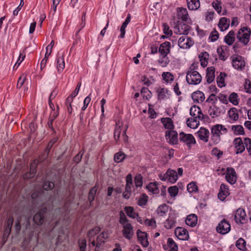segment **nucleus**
<instances>
[{
    "label": "nucleus",
    "mask_w": 251,
    "mask_h": 251,
    "mask_svg": "<svg viewBox=\"0 0 251 251\" xmlns=\"http://www.w3.org/2000/svg\"><path fill=\"white\" fill-rule=\"evenodd\" d=\"M100 231V227L97 226L90 230L88 233L89 241L93 247H96V251L97 248H99L106 242L109 234L107 230H104L95 238V236L99 233Z\"/></svg>",
    "instance_id": "obj_1"
},
{
    "label": "nucleus",
    "mask_w": 251,
    "mask_h": 251,
    "mask_svg": "<svg viewBox=\"0 0 251 251\" xmlns=\"http://www.w3.org/2000/svg\"><path fill=\"white\" fill-rule=\"evenodd\" d=\"M119 222L123 226V236L127 239H130L134 234L133 227L122 211L119 213Z\"/></svg>",
    "instance_id": "obj_2"
},
{
    "label": "nucleus",
    "mask_w": 251,
    "mask_h": 251,
    "mask_svg": "<svg viewBox=\"0 0 251 251\" xmlns=\"http://www.w3.org/2000/svg\"><path fill=\"white\" fill-rule=\"evenodd\" d=\"M251 34V29L247 26L241 28L237 34V38L238 40L246 45L250 41V37Z\"/></svg>",
    "instance_id": "obj_3"
},
{
    "label": "nucleus",
    "mask_w": 251,
    "mask_h": 251,
    "mask_svg": "<svg viewBox=\"0 0 251 251\" xmlns=\"http://www.w3.org/2000/svg\"><path fill=\"white\" fill-rule=\"evenodd\" d=\"M226 109L223 105H217L216 104H212L209 107L208 113L212 118L219 117L225 113Z\"/></svg>",
    "instance_id": "obj_4"
},
{
    "label": "nucleus",
    "mask_w": 251,
    "mask_h": 251,
    "mask_svg": "<svg viewBox=\"0 0 251 251\" xmlns=\"http://www.w3.org/2000/svg\"><path fill=\"white\" fill-rule=\"evenodd\" d=\"M159 177L162 180H168L171 183H175L178 179V175L176 171L168 169L163 176L160 175Z\"/></svg>",
    "instance_id": "obj_5"
},
{
    "label": "nucleus",
    "mask_w": 251,
    "mask_h": 251,
    "mask_svg": "<svg viewBox=\"0 0 251 251\" xmlns=\"http://www.w3.org/2000/svg\"><path fill=\"white\" fill-rule=\"evenodd\" d=\"M190 29V26L188 25L178 21L174 27V32L177 34L186 35L188 33Z\"/></svg>",
    "instance_id": "obj_6"
},
{
    "label": "nucleus",
    "mask_w": 251,
    "mask_h": 251,
    "mask_svg": "<svg viewBox=\"0 0 251 251\" xmlns=\"http://www.w3.org/2000/svg\"><path fill=\"white\" fill-rule=\"evenodd\" d=\"M180 141L185 143L188 147L196 144V140L192 134H186L183 132L179 133Z\"/></svg>",
    "instance_id": "obj_7"
},
{
    "label": "nucleus",
    "mask_w": 251,
    "mask_h": 251,
    "mask_svg": "<svg viewBox=\"0 0 251 251\" xmlns=\"http://www.w3.org/2000/svg\"><path fill=\"white\" fill-rule=\"evenodd\" d=\"M193 44L192 38L185 36L180 37L178 41V46L183 49H189Z\"/></svg>",
    "instance_id": "obj_8"
},
{
    "label": "nucleus",
    "mask_w": 251,
    "mask_h": 251,
    "mask_svg": "<svg viewBox=\"0 0 251 251\" xmlns=\"http://www.w3.org/2000/svg\"><path fill=\"white\" fill-rule=\"evenodd\" d=\"M216 229L218 232L225 234L230 231V225L226 220L224 219L220 222Z\"/></svg>",
    "instance_id": "obj_9"
},
{
    "label": "nucleus",
    "mask_w": 251,
    "mask_h": 251,
    "mask_svg": "<svg viewBox=\"0 0 251 251\" xmlns=\"http://www.w3.org/2000/svg\"><path fill=\"white\" fill-rule=\"evenodd\" d=\"M233 145L236 150V154L241 153L245 151L244 140L243 141L241 138H235L233 141Z\"/></svg>",
    "instance_id": "obj_10"
},
{
    "label": "nucleus",
    "mask_w": 251,
    "mask_h": 251,
    "mask_svg": "<svg viewBox=\"0 0 251 251\" xmlns=\"http://www.w3.org/2000/svg\"><path fill=\"white\" fill-rule=\"evenodd\" d=\"M175 233L176 236L180 240H187L189 237L188 231L181 227H176L175 229Z\"/></svg>",
    "instance_id": "obj_11"
},
{
    "label": "nucleus",
    "mask_w": 251,
    "mask_h": 251,
    "mask_svg": "<svg viewBox=\"0 0 251 251\" xmlns=\"http://www.w3.org/2000/svg\"><path fill=\"white\" fill-rule=\"evenodd\" d=\"M234 219L237 224H243L246 220L245 211L242 208L238 209L235 212Z\"/></svg>",
    "instance_id": "obj_12"
},
{
    "label": "nucleus",
    "mask_w": 251,
    "mask_h": 251,
    "mask_svg": "<svg viewBox=\"0 0 251 251\" xmlns=\"http://www.w3.org/2000/svg\"><path fill=\"white\" fill-rule=\"evenodd\" d=\"M46 211L47 208L43 207L34 215L33 221L37 225H41L43 223Z\"/></svg>",
    "instance_id": "obj_13"
},
{
    "label": "nucleus",
    "mask_w": 251,
    "mask_h": 251,
    "mask_svg": "<svg viewBox=\"0 0 251 251\" xmlns=\"http://www.w3.org/2000/svg\"><path fill=\"white\" fill-rule=\"evenodd\" d=\"M38 162V160H33L30 166V171L28 173L25 174L23 176V177L24 179H28L30 178H32L34 176L36 172V167L37 166V164Z\"/></svg>",
    "instance_id": "obj_14"
},
{
    "label": "nucleus",
    "mask_w": 251,
    "mask_h": 251,
    "mask_svg": "<svg viewBox=\"0 0 251 251\" xmlns=\"http://www.w3.org/2000/svg\"><path fill=\"white\" fill-rule=\"evenodd\" d=\"M177 133L173 129L171 130H167L165 133V136L167 140H169V142L172 144H176L177 143Z\"/></svg>",
    "instance_id": "obj_15"
},
{
    "label": "nucleus",
    "mask_w": 251,
    "mask_h": 251,
    "mask_svg": "<svg viewBox=\"0 0 251 251\" xmlns=\"http://www.w3.org/2000/svg\"><path fill=\"white\" fill-rule=\"evenodd\" d=\"M171 43L169 42H165L162 43L159 48L158 51L161 55L166 57L170 51Z\"/></svg>",
    "instance_id": "obj_16"
},
{
    "label": "nucleus",
    "mask_w": 251,
    "mask_h": 251,
    "mask_svg": "<svg viewBox=\"0 0 251 251\" xmlns=\"http://www.w3.org/2000/svg\"><path fill=\"white\" fill-rule=\"evenodd\" d=\"M226 178L229 183L234 184L236 181V175L235 170L233 169L227 168Z\"/></svg>",
    "instance_id": "obj_17"
},
{
    "label": "nucleus",
    "mask_w": 251,
    "mask_h": 251,
    "mask_svg": "<svg viewBox=\"0 0 251 251\" xmlns=\"http://www.w3.org/2000/svg\"><path fill=\"white\" fill-rule=\"evenodd\" d=\"M190 114L193 118L203 119L204 115L201 112L200 108L196 105H194L190 108Z\"/></svg>",
    "instance_id": "obj_18"
},
{
    "label": "nucleus",
    "mask_w": 251,
    "mask_h": 251,
    "mask_svg": "<svg viewBox=\"0 0 251 251\" xmlns=\"http://www.w3.org/2000/svg\"><path fill=\"white\" fill-rule=\"evenodd\" d=\"M137 235L138 240L144 247H147L149 245V242L147 239V234L146 232H142L138 229L137 231Z\"/></svg>",
    "instance_id": "obj_19"
},
{
    "label": "nucleus",
    "mask_w": 251,
    "mask_h": 251,
    "mask_svg": "<svg viewBox=\"0 0 251 251\" xmlns=\"http://www.w3.org/2000/svg\"><path fill=\"white\" fill-rule=\"evenodd\" d=\"M177 17L178 19H181L184 22L187 21L189 18L186 8L183 7H178L176 9Z\"/></svg>",
    "instance_id": "obj_20"
},
{
    "label": "nucleus",
    "mask_w": 251,
    "mask_h": 251,
    "mask_svg": "<svg viewBox=\"0 0 251 251\" xmlns=\"http://www.w3.org/2000/svg\"><path fill=\"white\" fill-rule=\"evenodd\" d=\"M232 66L236 69H241L245 66V61L241 56L233 58Z\"/></svg>",
    "instance_id": "obj_21"
},
{
    "label": "nucleus",
    "mask_w": 251,
    "mask_h": 251,
    "mask_svg": "<svg viewBox=\"0 0 251 251\" xmlns=\"http://www.w3.org/2000/svg\"><path fill=\"white\" fill-rule=\"evenodd\" d=\"M228 47L226 46H223L217 48V51L221 60L225 61L227 58Z\"/></svg>",
    "instance_id": "obj_22"
},
{
    "label": "nucleus",
    "mask_w": 251,
    "mask_h": 251,
    "mask_svg": "<svg viewBox=\"0 0 251 251\" xmlns=\"http://www.w3.org/2000/svg\"><path fill=\"white\" fill-rule=\"evenodd\" d=\"M228 189L226 185L222 184L220 186V191L218 193V198L221 201H224L229 195Z\"/></svg>",
    "instance_id": "obj_23"
},
{
    "label": "nucleus",
    "mask_w": 251,
    "mask_h": 251,
    "mask_svg": "<svg viewBox=\"0 0 251 251\" xmlns=\"http://www.w3.org/2000/svg\"><path fill=\"white\" fill-rule=\"evenodd\" d=\"M200 139L205 142H207L209 135V130L205 128L201 127L197 132Z\"/></svg>",
    "instance_id": "obj_24"
},
{
    "label": "nucleus",
    "mask_w": 251,
    "mask_h": 251,
    "mask_svg": "<svg viewBox=\"0 0 251 251\" xmlns=\"http://www.w3.org/2000/svg\"><path fill=\"white\" fill-rule=\"evenodd\" d=\"M192 99L195 102L199 103L200 102H202L204 100L205 97L202 92L197 91L192 93Z\"/></svg>",
    "instance_id": "obj_25"
},
{
    "label": "nucleus",
    "mask_w": 251,
    "mask_h": 251,
    "mask_svg": "<svg viewBox=\"0 0 251 251\" xmlns=\"http://www.w3.org/2000/svg\"><path fill=\"white\" fill-rule=\"evenodd\" d=\"M202 120L197 118H190L187 119L186 124L189 127L195 129L198 127L200 125V121Z\"/></svg>",
    "instance_id": "obj_26"
},
{
    "label": "nucleus",
    "mask_w": 251,
    "mask_h": 251,
    "mask_svg": "<svg viewBox=\"0 0 251 251\" xmlns=\"http://www.w3.org/2000/svg\"><path fill=\"white\" fill-rule=\"evenodd\" d=\"M229 23L230 20L228 19L226 17H223L220 20L218 26L221 31H224L228 28L229 25Z\"/></svg>",
    "instance_id": "obj_27"
},
{
    "label": "nucleus",
    "mask_w": 251,
    "mask_h": 251,
    "mask_svg": "<svg viewBox=\"0 0 251 251\" xmlns=\"http://www.w3.org/2000/svg\"><path fill=\"white\" fill-rule=\"evenodd\" d=\"M197 221V216L194 214H192L187 217L185 223L188 226L193 227L196 225Z\"/></svg>",
    "instance_id": "obj_28"
},
{
    "label": "nucleus",
    "mask_w": 251,
    "mask_h": 251,
    "mask_svg": "<svg viewBox=\"0 0 251 251\" xmlns=\"http://www.w3.org/2000/svg\"><path fill=\"white\" fill-rule=\"evenodd\" d=\"M187 3L190 10H197L200 6V0H187Z\"/></svg>",
    "instance_id": "obj_29"
},
{
    "label": "nucleus",
    "mask_w": 251,
    "mask_h": 251,
    "mask_svg": "<svg viewBox=\"0 0 251 251\" xmlns=\"http://www.w3.org/2000/svg\"><path fill=\"white\" fill-rule=\"evenodd\" d=\"M161 122L164 127L168 129V130L174 129V126L172 120L170 118H164L161 119Z\"/></svg>",
    "instance_id": "obj_30"
},
{
    "label": "nucleus",
    "mask_w": 251,
    "mask_h": 251,
    "mask_svg": "<svg viewBox=\"0 0 251 251\" xmlns=\"http://www.w3.org/2000/svg\"><path fill=\"white\" fill-rule=\"evenodd\" d=\"M199 57L201 65L203 67L207 66L209 58V54L207 52H202L199 54Z\"/></svg>",
    "instance_id": "obj_31"
},
{
    "label": "nucleus",
    "mask_w": 251,
    "mask_h": 251,
    "mask_svg": "<svg viewBox=\"0 0 251 251\" xmlns=\"http://www.w3.org/2000/svg\"><path fill=\"white\" fill-rule=\"evenodd\" d=\"M130 15L128 14L127 17L126 18L125 21L123 23L121 28H120V31H121V34L120 35V37L121 38H123L125 37L126 30L125 29L127 25L129 24V23L130 21Z\"/></svg>",
    "instance_id": "obj_32"
},
{
    "label": "nucleus",
    "mask_w": 251,
    "mask_h": 251,
    "mask_svg": "<svg viewBox=\"0 0 251 251\" xmlns=\"http://www.w3.org/2000/svg\"><path fill=\"white\" fill-rule=\"evenodd\" d=\"M235 32L233 30L230 31L225 36V42L228 45H231L235 41Z\"/></svg>",
    "instance_id": "obj_33"
},
{
    "label": "nucleus",
    "mask_w": 251,
    "mask_h": 251,
    "mask_svg": "<svg viewBox=\"0 0 251 251\" xmlns=\"http://www.w3.org/2000/svg\"><path fill=\"white\" fill-rule=\"evenodd\" d=\"M231 130L236 135H244L245 132L243 127L241 125H233L231 126Z\"/></svg>",
    "instance_id": "obj_34"
},
{
    "label": "nucleus",
    "mask_w": 251,
    "mask_h": 251,
    "mask_svg": "<svg viewBox=\"0 0 251 251\" xmlns=\"http://www.w3.org/2000/svg\"><path fill=\"white\" fill-rule=\"evenodd\" d=\"M228 115L229 118L234 121H236L239 118L237 110L235 107L231 108L228 110Z\"/></svg>",
    "instance_id": "obj_35"
},
{
    "label": "nucleus",
    "mask_w": 251,
    "mask_h": 251,
    "mask_svg": "<svg viewBox=\"0 0 251 251\" xmlns=\"http://www.w3.org/2000/svg\"><path fill=\"white\" fill-rule=\"evenodd\" d=\"M125 211L127 215L132 219H135L138 217V214L134 211L133 207L131 206H126Z\"/></svg>",
    "instance_id": "obj_36"
},
{
    "label": "nucleus",
    "mask_w": 251,
    "mask_h": 251,
    "mask_svg": "<svg viewBox=\"0 0 251 251\" xmlns=\"http://www.w3.org/2000/svg\"><path fill=\"white\" fill-rule=\"evenodd\" d=\"M97 190L98 187L97 185H96L94 187L92 188L89 191L88 194V201H89L90 205H92V202L95 199V197L97 191Z\"/></svg>",
    "instance_id": "obj_37"
},
{
    "label": "nucleus",
    "mask_w": 251,
    "mask_h": 251,
    "mask_svg": "<svg viewBox=\"0 0 251 251\" xmlns=\"http://www.w3.org/2000/svg\"><path fill=\"white\" fill-rule=\"evenodd\" d=\"M116 127L114 130V137L115 140H119L121 132V126H122V123H121L119 121L117 122L116 124Z\"/></svg>",
    "instance_id": "obj_38"
},
{
    "label": "nucleus",
    "mask_w": 251,
    "mask_h": 251,
    "mask_svg": "<svg viewBox=\"0 0 251 251\" xmlns=\"http://www.w3.org/2000/svg\"><path fill=\"white\" fill-rule=\"evenodd\" d=\"M168 90L162 88H158L156 90L158 94V98L159 100H163L167 98Z\"/></svg>",
    "instance_id": "obj_39"
},
{
    "label": "nucleus",
    "mask_w": 251,
    "mask_h": 251,
    "mask_svg": "<svg viewBox=\"0 0 251 251\" xmlns=\"http://www.w3.org/2000/svg\"><path fill=\"white\" fill-rule=\"evenodd\" d=\"M157 185L158 184L156 182L150 183L147 185V188L149 191L151 192L152 193L158 194L159 191Z\"/></svg>",
    "instance_id": "obj_40"
},
{
    "label": "nucleus",
    "mask_w": 251,
    "mask_h": 251,
    "mask_svg": "<svg viewBox=\"0 0 251 251\" xmlns=\"http://www.w3.org/2000/svg\"><path fill=\"white\" fill-rule=\"evenodd\" d=\"M65 67L64 59L63 56L59 57L57 60V68L58 72H61Z\"/></svg>",
    "instance_id": "obj_41"
},
{
    "label": "nucleus",
    "mask_w": 251,
    "mask_h": 251,
    "mask_svg": "<svg viewBox=\"0 0 251 251\" xmlns=\"http://www.w3.org/2000/svg\"><path fill=\"white\" fill-rule=\"evenodd\" d=\"M195 77V78H200L201 77V75L195 70H189L187 72L186 78H189L192 77Z\"/></svg>",
    "instance_id": "obj_42"
},
{
    "label": "nucleus",
    "mask_w": 251,
    "mask_h": 251,
    "mask_svg": "<svg viewBox=\"0 0 251 251\" xmlns=\"http://www.w3.org/2000/svg\"><path fill=\"white\" fill-rule=\"evenodd\" d=\"M168 211V206L166 204H162L159 206L157 209V212L160 216H163Z\"/></svg>",
    "instance_id": "obj_43"
},
{
    "label": "nucleus",
    "mask_w": 251,
    "mask_h": 251,
    "mask_svg": "<svg viewBox=\"0 0 251 251\" xmlns=\"http://www.w3.org/2000/svg\"><path fill=\"white\" fill-rule=\"evenodd\" d=\"M126 155L122 151H119L114 155V161L116 162L120 163L124 161Z\"/></svg>",
    "instance_id": "obj_44"
},
{
    "label": "nucleus",
    "mask_w": 251,
    "mask_h": 251,
    "mask_svg": "<svg viewBox=\"0 0 251 251\" xmlns=\"http://www.w3.org/2000/svg\"><path fill=\"white\" fill-rule=\"evenodd\" d=\"M132 186V176L131 174H128L126 177V186L125 190L131 192Z\"/></svg>",
    "instance_id": "obj_45"
},
{
    "label": "nucleus",
    "mask_w": 251,
    "mask_h": 251,
    "mask_svg": "<svg viewBox=\"0 0 251 251\" xmlns=\"http://www.w3.org/2000/svg\"><path fill=\"white\" fill-rule=\"evenodd\" d=\"M236 246L239 250L245 251L246 249V242L244 239L240 238L236 241Z\"/></svg>",
    "instance_id": "obj_46"
},
{
    "label": "nucleus",
    "mask_w": 251,
    "mask_h": 251,
    "mask_svg": "<svg viewBox=\"0 0 251 251\" xmlns=\"http://www.w3.org/2000/svg\"><path fill=\"white\" fill-rule=\"evenodd\" d=\"M229 101L234 105H237L239 103V99L237 94L233 92L229 96Z\"/></svg>",
    "instance_id": "obj_47"
},
{
    "label": "nucleus",
    "mask_w": 251,
    "mask_h": 251,
    "mask_svg": "<svg viewBox=\"0 0 251 251\" xmlns=\"http://www.w3.org/2000/svg\"><path fill=\"white\" fill-rule=\"evenodd\" d=\"M215 69L214 67H210L207 68L206 77L207 78H215Z\"/></svg>",
    "instance_id": "obj_48"
},
{
    "label": "nucleus",
    "mask_w": 251,
    "mask_h": 251,
    "mask_svg": "<svg viewBox=\"0 0 251 251\" xmlns=\"http://www.w3.org/2000/svg\"><path fill=\"white\" fill-rule=\"evenodd\" d=\"M164 225L167 229H171L175 226L176 221L173 218H168L164 223Z\"/></svg>",
    "instance_id": "obj_49"
},
{
    "label": "nucleus",
    "mask_w": 251,
    "mask_h": 251,
    "mask_svg": "<svg viewBox=\"0 0 251 251\" xmlns=\"http://www.w3.org/2000/svg\"><path fill=\"white\" fill-rule=\"evenodd\" d=\"M198 189V186L196 183L193 181L189 183L187 185V190L190 193L197 192Z\"/></svg>",
    "instance_id": "obj_50"
},
{
    "label": "nucleus",
    "mask_w": 251,
    "mask_h": 251,
    "mask_svg": "<svg viewBox=\"0 0 251 251\" xmlns=\"http://www.w3.org/2000/svg\"><path fill=\"white\" fill-rule=\"evenodd\" d=\"M141 93L143 97L146 100H148L151 97V92L146 87L142 88Z\"/></svg>",
    "instance_id": "obj_51"
},
{
    "label": "nucleus",
    "mask_w": 251,
    "mask_h": 251,
    "mask_svg": "<svg viewBox=\"0 0 251 251\" xmlns=\"http://www.w3.org/2000/svg\"><path fill=\"white\" fill-rule=\"evenodd\" d=\"M212 6L215 10L220 14L221 12L222 6L221 1L216 0L212 2Z\"/></svg>",
    "instance_id": "obj_52"
},
{
    "label": "nucleus",
    "mask_w": 251,
    "mask_h": 251,
    "mask_svg": "<svg viewBox=\"0 0 251 251\" xmlns=\"http://www.w3.org/2000/svg\"><path fill=\"white\" fill-rule=\"evenodd\" d=\"M245 148L248 151L250 155H251V139L249 138H244Z\"/></svg>",
    "instance_id": "obj_53"
},
{
    "label": "nucleus",
    "mask_w": 251,
    "mask_h": 251,
    "mask_svg": "<svg viewBox=\"0 0 251 251\" xmlns=\"http://www.w3.org/2000/svg\"><path fill=\"white\" fill-rule=\"evenodd\" d=\"M178 189L176 186H171L168 188V192L171 197H175L178 193Z\"/></svg>",
    "instance_id": "obj_54"
},
{
    "label": "nucleus",
    "mask_w": 251,
    "mask_h": 251,
    "mask_svg": "<svg viewBox=\"0 0 251 251\" xmlns=\"http://www.w3.org/2000/svg\"><path fill=\"white\" fill-rule=\"evenodd\" d=\"M54 186V184L51 181H46L43 185V188L45 190H49L52 189Z\"/></svg>",
    "instance_id": "obj_55"
},
{
    "label": "nucleus",
    "mask_w": 251,
    "mask_h": 251,
    "mask_svg": "<svg viewBox=\"0 0 251 251\" xmlns=\"http://www.w3.org/2000/svg\"><path fill=\"white\" fill-rule=\"evenodd\" d=\"M211 134H216L217 135H220L222 134L221 130L219 128V125H216L213 126L211 128Z\"/></svg>",
    "instance_id": "obj_56"
},
{
    "label": "nucleus",
    "mask_w": 251,
    "mask_h": 251,
    "mask_svg": "<svg viewBox=\"0 0 251 251\" xmlns=\"http://www.w3.org/2000/svg\"><path fill=\"white\" fill-rule=\"evenodd\" d=\"M80 251H86V240L84 239H80L78 241Z\"/></svg>",
    "instance_id": "obj_57"
},
{
    "label": "nucleus",
    "mask_w": 251,
    "mask_h": 251,
    "mask_svg": "<svg viewBox=\"0 0 251 251\" xmlns=\"http://www.w3.org/2000/svg\"><path fill=\"white\" fill-rule=\"evenodd\" d=\"M148 201V197L144 195L140 198L138 201V204L140 206H143L146 204Z\"/></svg>",
    "instance_id": "obj_58"
},
{
    "label": "nucleus",
    "mask_w": 251,
    "mask_h": 251,
    "mask_svg": "<svg viewBox=\"0 0 251 251\" xmlns=\"http://www.w3.org/2000/svg\"><path fill=\"white\" fill-rule=\"evenodd\" d=\"M167 245L170 248V250H171L172 249H178L176 243L175 242L174 240L172 238H169L167 240Z\"/></svg>",
    "instance_id": "obj_59"
},
{
    "label": "nucleus",
    "mask_w": 251,
    "mask_h": 251,
    "mask_svg": "<svg viewBox=\"0 0 251 251\" xmlns=\"http://www.w3.org/2000/svg\"><path fill=\"white\" fill-rule=\"evenodd\" d=\"M218 38L219 33L216 30H214L211 32L209 37V39H210L212 42L216 41Z\"/></svg>",
    "instance_id": "obj_60"
},
{
    "label": "nucleus",
    "mask_w": 251,
    "mask_h": 251,
    "mask_svg": "<svg viewBox=\"0 0 251 251\" xmlns=\"http://www.w3.org/2000/svg\"><path fill=\"white\" fill-rule=\"evenodd\" d=\"M25 57V50L23 51L22 52L20 53L19 57L18 60L17 61L14 67L16 66H17V67L20 65L21 62L24 60Z\"/></svg>",
    "instance_id": "obj_61"
},
{
    "label": "nucleus",
    "mask_w": 251,
    "mask_h": 251,
    "mask_svg": "<svg viewBox=\"0 0 251 251\" xmlns=\"http://www.w3.org/2000/svg\"><path fill=\"white\" fill-rule=\"evenodd\" d=\"M135 184L137 187H140L142 185V177L141 175L136 176L134 179Z\"/></svg>",
    "instance_id": "obj_62"
},
{
    "label": "nucleus",
    "mask_w": 251,
    "mask_h": 251,
    "mask_svg": "<svg viewBox=\"0 0 251 251\" xmlns=\"http://www.w3.org/2000/svg\"><path fill=\"white\" fill-rule=\"evenodd\" d=\"M159 62L162 67H165L168 64L169 60L166 57L163 56V57L159 60Z\"/></svg>",
    "instance_id": "obj_63"
},
{
    "label": "nucleus",
    "mask_w": 251,
    "mask_h": 251,
    "mask_svg": "<svg viewBox=\"0 0 251 251\" xmlns=\"http://www.w3.org/2000/svg\"><path fill=\"white\" fill-rule=\"evenodd\" d=\"M244 87L246 92L251 93V81H250V79L246 81Z\"/></svg>",
    "instance_id": "obj_64"
}]
</instances>
